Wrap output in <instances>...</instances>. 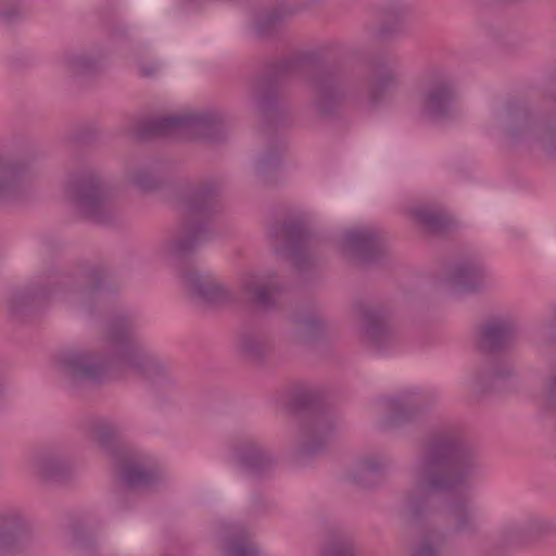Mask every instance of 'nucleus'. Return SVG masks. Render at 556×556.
<instances>
[{"label": "nucleus", "mask_w": 556, "mask_h": 556, "mask_svg": "<svg viewBox=\"0 0 556 556\" xmlns=\"http://www.w3.org/2000/svg\"><path fill=\"white\" fill-rule=\"evenodd\" d=\"M103 341L105 358L88 352L64 353L59 359L64 375L74 383L81 381L99 383L110 367L129 368L142 374L149 380L168 372L165 364L144 354L135 338L131 321L124 315L109 320Z\"/></svg>", "instance_id": "f257e3e1"}, {"label": "nucleus", "mask_w": 556, "mask_h": 556, "mask_svg": "<svg viewBox=\"0 0 556 556\" xmlns=\"http://www.w3.org/2000/svg\"><path fill=\"white\" fill-rule=\"evenodd\" d=\"M478 465L453 435L429 441L422 455L410 469L414 491L405 496V505L417 514L419 501L432 493L456 492L465 486Z\"/></svg>", "instance_id": "f03ea898"}, {"label": "nucleus", "mask_w": 556, "mask_h": 556, "mask_svg": "<svg viewBox=\"0 0 556 556\" xmlns=\"http://www.w3.org/2000/svg\"><path fill=\"white\" fill-rule=\"evenodd\" d=\"M131 135L138 141L218 144L227 140L228 129L220 115L204 110L146 116L134 124Z\"/></svg>", "instance_id": "7ed1b4c3"}, {"label": "nucleus", "mask_w": 556, "mask_h": 556, "mask_svg": "<svg viewBox=\"0 0 556 556\" xmlns=\"http://www.w3.org/2000/svg\"><path fill=\"white\" fill-rule=\"evenodd\" d=\"M219 186L204 180L189 188L181 201L182 222L167 245L168 254L184 261L210 238L208 224L217 212Z\"/></svg>", "instance_id": "20e7f679"}, {"label": "nucleus", "mask_w": 556, "mask_h": 556, "mask_svg": "<svg viewBox=\"0 0 556 556\" xmlns=\"http://www.w3.org/2000/svg\"><path fill=\"white\" fill-rule=\"evenodd\" d=\"M66 197L77 211L96 224H108L113 213L108 190L93 172L73 175L66 186Z\"/></svg>", "instance_id": "39448f33"}, {"label": "nucleus", "mask_w": 556, "mask_h": 556, "mask_svg": "<svg viewBox=\"0 0 556 556\" xmlns=\"http://www.w3.org/2000/svg\"><path fill=\"white\" fill-rule=\"evenodd\" d=\"M179 277L190 299L210 309H237L241 305L240 287L231 288L212 274L179 268Z\"/></svg>", "instance_id": "423d86ee"}, {"label": "nucleus", "mask_w": 556, "mask_h": 556, "mask_svg": "<svg viewBox=\"0 0 556 556\" xmlns=\"http://www.w3.org/2000/svg\"><path fill=\"white\" fill-rule=\"evenodd\" d=\"M416 91L428 104H448L459 100L457 89L440 67L425 70L417 79Z\"/></svg>", "instance_id": "0eeeda50"}, {"label": "nucleus", "mask_w": 556, "mask_h": 556, "mask_svg": "<svg viewBox=\"0 0 556 556\" xmlns=\"http://www.w3.org/2000/svg\"><path fill=\"white\" fill-rule=\"evenodd\" d=\"M105 276L106 271L103 267L84 264L74 273L62 276L55 285L77 292L81 300H89L102 289Z\"/></svg>", "instance_id": "6e6552de"}, {"label": "nucleus", "mask_w": 556, "mask_h": 556, "mask_svg": "<svg viewBox=\"0 0 556 556\" xmlns=\"http://www.w3.org/2000/svg\"><path fill=\"white\" fill-rule=\"evenodd\" d=\"M28 175L27 162L0 154V201L18 198Z\"/></svg>", "instance_id": "1a4fd4ad"}, {"label": "nucleus", "mask_w": 556, "mask_h": 556, "mask_svg": "<svg viewBox=\"0 0 556 556\" xmlns=\"http://www.w3.org/2000/svg\"><path fill=\"white\" fill-rule=\"evenodd\" d=\"M50 294L47 287L13 291L8 300V314L11 321L26 323L33 316L36 306L47 300Z\"/></svg>", "instance_id": "9d476101"}, {"label": "nucleus", "mask_w": 556, "mask_h": 556, "mask_svg": "<svg viewBox=\"0 0 556 556\" xmlns=\"http://www.w3.org/2000/svg\"><path fill=\"white\" fill-rule=\"evenodd\" d=\"M31 468L40 480L47 482H63L73 471L71 465L51 450L37 452L33 457Z\"/></svg>", "instance_id": "9b49d317"}, {"label": "nucleus", "mask_w": 556, "mask_h": 556, "mask_svg": "<svg viewBox=\"0 0 556 556\" xmlns=\"http://www.w3.org/2000/svg\"><path fill=\"white\" fill-rule=\"evenodd\" d=\"M450 279L460 291H478L486 287L489 274L481 264L470 262L457 265Z\"/></svg>", "instance_id": "f8f14e48"}, {"label": "nucleus", "mask_w": 556, "mask_h": 556, "mask_svg": "<svg viewBox=\"0 0 556 556\" xmlns=\"http://www.w3.org/2000/svg\"><path fill=\"white\" fill-rule=\"evenodd\" d=\"M118 475L126 488L130 490L152 486L161 478L156 468H146L134 462L121 463Z\"/></svg>", "instance_id": "ddd939ff"}, {"label": "nucleus", "mask_w": 556, "mask_h": 556, "mask_svg": "<svg viewBox=\"0 0 556 556\" xmlns=\"http://www.w3.org/2000/svg\"><path fill=\"white\" fill-rule=\"evenodd\" d=\"M26 522L17 513L0 515V555L13 551L26 534Z\"/></svg>", "instance_id": "4468645a"}, {"label": "nucleus", "mask_w": 556, "mask_h": 556, "mask_svg": "<svg viewBox=\"0 0 556 556\" xmlns=\"http://www.w3.org/2000/svg\"><path fill=\"white\" fill-rule=\"evenodd\" d=\"M314 0H279L262 20L256 23V29L262 35H268L285 18L307 8Z\"/></svg>", "instance_id": "2eb2a0df"}, {"label": "nucleus", "mask_w": 556, "mask_h": 556, "mask_svg": "<svg viewBox=\"0 0 556 556\" xmlns=\"http://www.w3.org/2000/svg\"><path fill=\"white\" fill-rule=\"evenodd\" d=\"M514 331L515 325L510 319H492L488 321L481 329V345L489 350L501 348L510 340Z\"/></svg>", "instance_id": "dca6fc26"}, {"label": "nucleus", "mask_w": 556, "mask_h": 556, "mask_svg": "<svg viewBox=\"0 0 556 556\" xmlns=\"http://www.w3.org/2000/svg\"><path fill=\"white\" fill-rule=\"evenodd\" d=\"M273 236L276 240V252L285 254L290 258H295V255L304 244V231L298 225L278 226Z\"/></svg>", "instance_id": "f3484780"}, {"label": "nucleus", "mask_w": 556, "mask_h": 556, "mask_svg": "<svg viewBox=\"0 0 556 556\" xmlns=\"http://www.w3.org/2000/svg\"><path fill=\"white\" fill-rule=\"evenodd\" d=\"M448 521L452 531L459 534L476 533L480 528L477 511L466 504H453L448 509Z\"/></svg>", "instance_id": "a211bd4d"}, {"label": "nucleus", "mask_w": 556, "mask_h": 556, "mask_svg": "<svg viewBox=\"0 0 556 556\" xmlns=\"http://www.w3.org/2000/svg\"><path fill=\"white\" fill-rule=\"evenodd\" d=\"M273 466V460L255 442H245V478H257Z\"/></svg>", "instance_id": "6ab92c4d"}, {"label": "nucleus", "mask_w": 556, "mask_h": 556, "mask_svg": "<svg viewBox=\"0 0 556 556\" xmlns=\"http://www.w3.org/2000/svg\"><path fill=\"white\" fill-rule=\"evenodd\" d=\"M330 430L331 427L329 422L324 418H318L305 425L301 430L304 452L315 453L325 442Z\"/></svg>", "instance_id": "aec40b11"}, {"label": "nucleus", "mask_w": 556, "mask_h": 556, "mask_svg": "<svg viewBox=\"0 0 556 556\" xmlns=\"http://www.w3.org/2000/svg\"><path fill=\"white\" fill-rule=\"evenodd\" d=\"M344 240L351 251L364 256L378 247V236L371 228L350 230L346 232Z\"/></svg>", "instance_id": "412c9836"}, {"label": "nucleus", "mask_w": 556, "mask_h": 556, "mask_svg": "<svg viewBox=\"0 0 556 556\" xmlns=\"http://www.w3.org/2000/svg\"><path fill=\"white\" fill-rule=\"evenodd\" d=\"M224 553L226 556H243V531L241 527L225 523L222 526Z\"/></svg>", "instance_id": "4be33fe9"}, {"label": "nucleus", "mask_w": 556, "mask_h": 556, "mask_svg": "<svg viewBox=\"0 0 556 556\" xmlns=\"http://www.w3.org/2000/svg\"><path fill=\"white\" fill-rule=\"evenodd\" d=\"M400 72L389 70L379 75L371 86V96L374 100H379L386 93L390 92L400 83Z\"/></svg>", "instance_id": "5701e85b"}, {"label": "nucleus", "mask_w": 556, "mask_h": 556, "mask_svg": "<svg viewBox=\"0 0 556 556\" xmlns=\"http://www.w3.org/2000/svg\"><path fill=\"white\" fill-rule=\"evenodd\" d=\"M416 222L430 230H440L444 226L443 215L432 208L418 206L412 211Z\"/></svg>", "instance_id": "b1692460"}, {"label": "nucleus", "mask_w": 556, "mask_h": 556, "mask_svg": "<svg viewBox=\"0 0 556 556\" xmlns=\"http://www.w3.org/2000/svg\"><path fill=\"white\" fill-rule=\"evenodd\" d=\"M130 182L142 191H153L162 187L163 180L148 168H139L130 176Z\"/></svg>", "instance_id": "393cba45"}, {"label": "nucleus", "mask_w": 556, "mask_h": 556, "mask_svg": "<svg viewBox=\"0 0 556 556\" xmlns=\"http://www.w3.org/2000/svg\"><path fill=\"white\" fill-rule=\"evenodd\" d=\"M547 530V523L541 518L531 517L513 526L511 531L520 538H535Z\"/></svg>", "instance_id": "a878e982"}, {"label": "nucleus", "mask_w": 556, "mask_h": 556, "mask_svg": "<svg viewBox=\"0 0 556 556\" xmlns=\"http://www.w3.org/2000/svg\"><path fill=\"white\" fill-rule=\"evenodd\" d=\"M365 336L372 344L379 345L388 337L387 328L381 318L372 313L365 314Z\"/></svg>", "instance_id": "bb28decb"}, {"label": "nucleus", "mask_w": 556, "mask_h": 556, "mask_svg": "<svg viewBox=\"0 0 556 556\" xmlns=\"http://www.w3.org/2000/svg\"><path fill=\"white\" fill-rule=\"evenodd\" d=\"M321 556H356L354 545L349 540H339L329 543Z\"/></svg>", "instance_id": "cd10ccee"}, {"label": "nucleus", "mask_w": 556, "mask_h": 556, "mask_svg": "<svg viewBox=\"0 0 556 556\" xmlns=\"http://www.w3.org/2000/svg\"><path fill=\"white\" fill-rule=\"evenodd\" d=\"M387 407L391 412V421L399 422L406 419L409 415V408L402 397H392L386 401Z\"/></svg>", "instance_id": "c85d7f7f"}, {"label": "nucleus", "mask_w": 556, "mask_h": 556, "mask_svg": "<svg viewBox=\"0 0 556 556\" xmlns=\"http://www.w3.org/2000/svg\"><path fill=\"white\" fill-rule=\"evenodd\" d=\"M115 435L114 427L108 424H100L93 430L94 440L104 448L111 447Z\"/></svg>", "instance_id": "c756f323"}, {"label": "nucleus", "mask_w": 556, "mask_h": 556, "mask_svg": "<svg viewBox=\"0 0 556 556\" xmlns=\"http://www.w3.org/2000/svg\"><path fill=\"white\" fill-rule=\"evenodd\" d=\"M453 106H424L422 116L432 123H442L448 119Z\"/></svg>", "instance_id": "7c9ffc66"}, {"label": "nucleus", "mask_w": 556, "mask_h": 556, "mask_svg": "<svg viewBox=\"0 0 556 556\" xmlns=\"http://www.w3.org/2000/svg\"><path fill=\"white\" fill-rule=\"evenodd\" d=\"M255 301L263 307H270L276 302L277 289L269 286L256 287L254 290Z\"/></svg>", "instance_id": "2f4dec72"}, {"label": "nucleus", "mask_w": 556, "mask_h": 556, "mask_svg": "<svg viewBox=\"0 0 556 556\" xmlns=\"http://www.w3.org/2000/svg\"><path fill=\"white\" fill-rule=\"evenodd\" d=\"M412 556H442L438 544L428 539H424L414 548Z\"/></svg>", "instance_id": "473e14b6"}, {"label": "nucleus", "mask_w": 556, "mask_h": 556, "mask_svg": "<svg viewBox=\"0 0 556 556\" xmlns=\"http://www.w3.org/2000/svg\"><path fill=\"white\" fill-rule=\"evenodd\" d=\"M316 90L320 94L332 97L337 93L336 81L331 77H323L316 83Z\"/></svg>", "instance_id": "72a5a7b5"}, {"label": "nucleus", "mask_w": 556, "mask_h": 556, "mask_svg": "<svg viewBox=\"0 0 556 556\" xmlns=\"http://www.w3.org/2000/svg\"><path fill=\"white\" fill-rule=\"evenodd\" d=\"M245 556H266V553L254 540L245 538Z\"/></svg>", "instance_id": "f704fd0d"}, {"label": "nucleus", "mask_w": 556, "mask_h": 556, "mask_svg": "<svg viewBox=\"0 0 556 556\" xmlns=\"http://www.w3.org/2000/svg\"><path fill=\"white\" fill-rule=\"evenodd\" d=\"M381 464L374 458H366L361 463V468L365 472H374L380 469Z\"/></svg>", "instance_id": "c9c22d12"}, {"label": "nucleus", "mask_w": 556, "mask_h": 556, "mask_svg": "<svg viewBox=\"0 0 556 556\" xmlns=\"http://www.w3.org/2000/svg\"><path fill=\"white\" fill-rule=\"evenodd\" d=\"M547 393L552 399L556 400V378H553L548 383Z\"/></svg>", "instance_id": "e433bc0d"}, {"label": "nucleus", "mask_w": 556, "mask_h": 556, "mask_svg": "<svg viewBox=\"0 0 556 556\" xmlns=\"http://www.w3.org/2000/svg\"><path fill=\"white\" fill-rule=\"evenodd\" d=\"M295 66V63L292 62V61H289L287 62L285 65H283V71L285 72H291L293 70V67Z\"/></svg>", "instance_id": "4c0bfd02"}, {"label": "nucleus", "mask_w": 556, "mask_h": 556, "mask_svg": "<svg viewBox=\"0 0 556 556\" xmlns=\"http://www.w3.org/2000/svg\"><path fill=\"white\" fill-rule=\"evenodd\" d=\"M244 353H245V358L247 357H250L253 353L252 351V348L250 346V344H248V342L245 341V350H244Z\"/></svg>", "instance_id": "58836bf2"}, {"label": "nucleus", "mask_w": 556, "mask_h": 556, "mask_svg": "<svg viewBox=\"0 0 556 556\" xmlns=\"http://www.w3.org/2000/svg\"><path fill=\"white\" fill-rule=\"evenodd\" d=\"M244 290H245V293H247L248 291H249V292H250V291H252V282H250V281H249V282H248V281H245Z\"/></svg>", "instance_id": "ea45409f"}, {"label": "nucleus", "mask_w": 556, "mask_h": 556, "mask_svg": "<svg viewBox=\"0 0 556 556\" xmlns=\"http://www.w3.org/2000/svg\"><path fill=\"white\" fill-rule=\"evenodd\" d=\"M319 114H320L321 116H326V115H328V113L326 112V110L320 111V113H319Z\"/></svg>", "instance_id": "a19ab883"}, {"label": "nucleus", "mask_w": 556, "mask_h": 556, "mask_svg": "<svg viewBox=\"0 0 556 556\" xmlns=\"http://www.w3.org/2000/svg\"><path fill=\"white\" fill-rule=\"evenodd\" d=\"M74 535H75V536H78V531H77V529H74Z\"/></svg>", "instance_id": "79ce46f5"}, {"label": "nucleus", "mask_w": 556, "mask_h": 556, "mask_svg": "<svg viewBox=\"0 0 556 556\" xmlns=\"http://www.w3.org/2000/svg\"><path fill=\"white\" fill-rule=\"evenodd\" d=\"M554 88L556 89V81L554 83Z\"/></svg>", "instance_id": "37998d69"}]
</instances>
